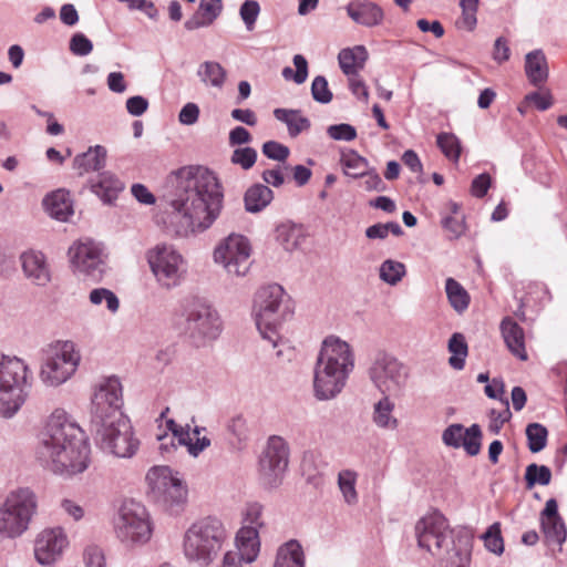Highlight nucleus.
Here are the masks:
<instances>
[{
  "instance_id": "f257e3e1",
  "label": "nucleus",
  "mask_w": 567,
  "mask_h": 567,
  "mask_svg": "<svg viewBox=\"0 0 567 567\" xmlns=\"http://www.w3.org/2000/svg\"><path fill=\"white\" fill-rule=\"evenodd\" d=\"M171 223L177 236L203 233L219 217L224 189L214 172L203 166H185L166 178Z\"/></svg>"
},
{
  "instance_id": "f03ea898",
  "label": "nucleus",
  "mask_w": 567,
  "mask_h": 567,
  "mask_svg": "<svg viewBox=\"0 0 567 567\" xmlns=\"http://www.w3.org/2000/svg\"><path fill=\"white\" fill-rule=\"evenodd\" d=\"M35 457L55 474L73 476L83 473L90 464V444L84 432L66 412L56 409L39 434Z\"/></svg>"
},
{
  "instance_id": "7ed1b4c3",
  "label": "nucleus",
  "mask_w": 567,
  "mask_h": 567,
  "mask_svg": "<svg viewBox=\"0 0 567 567\" xmlns=\"http://www.w3.org/2000/svg\"><path fill=\"white\" fill-rule=\"evenodd\" d=\"M353 369L354 354L350 344L336 336L327 337L313 368V396L318 401L336 399Z\"/></svg>"
},
{
  "instance_id": "20e7f679",
  "label": "nucleus",
  "mask_w": 567,
  "mask_h": 567,
  "mask_svg": "<svg viewBox=\"0 0 567 567\" xmlns=\"http://www.w3.org/2000/svg\"><path fill=\"white\" fill-rule=\"evenodd\" d=\"M417 545L433 556L446 559L451 566L468 567L471 539L466 535L455 536L446 518L437 511L422 517L415 525Z\"/></svg>"
},
{
  "instance_id": "39448f33",
  "label": "nucleus",
  "mask_w": 567,
  "mask_h": 567,
  "mask_svg": "<svg viewBox=\"0 0 567 567\" xmlns=\"http://www.w3.org/2000/svg\"><path fill=\"white\" fill-rule=\"evenodd\" d=\"M229 540L224 523L213 516L194 522L184 533L183 554L185 558L199 567L213 564Z\"/></svg>"
},
{
  "instance_id": "423d86ee",
  "label": "nucleus",
  "mask_w": 567,
  "mask_h": 567,
  "mask_svg": "<svg viewBox=\"0 0 567 567\" xmlns=\"http://www.w3.org/2000/svg\"><path fill=\"white\" fill-rule=\"evenodd\" d=\"M33 384L28 363L16 355L0 359V415L13 417L25 403Z\"/></svg>"
},
{
  "instance_id": "0eeeda50",
  "label": "nucleus",
  "mask_w": 567,
  "mask_h": 567,
  "mask_svg": "<svg viewBox=\"0 0 567 567\" xmlns=\"http://www.w3.org/2000/svg\"><path fill=\"white\" fill-rule=\"evenodd\" d=\"M289 298L278 284L261 287L256 293L254 313L258 331L272 348L281 340L278 327L291 315Z\"/></svg>"
},
{
  "instance_id": "6e6552de",
  "label": "nucleus",
  "mask_w": 567,
  "mask_h": 567,
  "mask_svg": "<svg viewBox=\"0 0 567 567\" xmlns=\"http://www.w3.org/2000/svg\"><path fill=\"white\" fill-rule=\"evenodd\" d=\"M38 513V496L30 487L10 491L0 503V543L21 537Z\"/></svg>"
},
{
  "instance_id": "1a4fd4ad",
  "label": "nucleus",
  "mask_w": 567,
  "mask_h": 567,
  "mask_svg": "<svg viewBox=\"0 0 567 567\" xmlns=\"http://www.w3.org/2000/svg\"><path fill=\"white\" fill-rule=\"evenodd\" d=\"M40 379L48 386L65 383L76 371L81 354L73 341L56 340L43 350Z\"/></svg>"
},
{
  "instance_id": "9d476101",
  "label": "nucleus",
  "mask_w": 567,
  "mask_h": 567,
  "mask_svg": "<svg viewBox=\"0 0 567 567\" xmlns=\"http://www.w3.org/2000/svg\"><path fill=\"white\" fill-rule=\"evenodd\" d=\"M152 532L146 507L134 499L124 501L114 518L116 538L126 547H133L146 544Z\"/></svg>"
},
{
  "instance_id": "9b49d317",
  "label": "nucleus",
  "mask_w": 567,
  "mask_h": 567,
  "mask_svg": "<svg viewBox=\"0 0 567 567\" xmlns=\"http://www.w3.org/2000/svg\"><path fill=\"white\" fill-rule=\"evenodd\" d=\"M184 331L197 347L217 339L221 332L217 310L203 300H193L185 309Z\"/></svg>"
},
{
  "instance_id": "f8f14e48",
  "label": "nucleus",
  "mask_w": 567,
  "mask_h": 567,
  "mask_svg": "<svg viewBox=\"0 0 567 567\" xmlns=\"http://www.w3.org/2000/svg\"><path fill=\"white\" fill-rule=\"evenodd\" d=\"M408 370L393 354L378 351L370 361L368 377L381 394L402 391L408 380Z\"/></svg>"
},
{
  "instance_id": "ddd939ff",
  "label": "nucleus",
  "mask_w": 567,
  "mask_h": 567,
  "mask_svg": "<svg viewBox=\"0 0 567 567\" xmlns=\"http://www.w3.org/2000/svg\"><path fill=\"white\" fill-rule=\"evenodd\" d=\"M147 261L156 281L165 289L179 286L186 274L184 258L172 245H156L147 252Z\"/></svg>"
},
{
  "instance_id": "4468645a",
  "label": "nucleus",
  "mask_w": 567,
  "mask_h": 567,
  "mask_svg": "<svg viewBox=\"0 0 567 567\" xmlns=\"http://www.w3.org/2000/svg\"><path fill=\"white\" fill-rule=\"evenodd\" d=\"M251 246L247 237L230 234L214 250V261L229 276L244 277L248 274L251 260Z\"/></svg>"
},
{
  "instance_id": "2eb2a0df",
  "label": "nucleus",
  "mask_w": 567,
  "mask_h": 567,
  "mask_svg": "<svg viewBox=\"0 0 567 567\" xmlns=\"http://www.w3.org/2000/svg\"><path fill=\"white\" fill-rule=\"evenodd\" d=\"M290 449L285 439L272 435L259 457V481L266 488L278 487L289 464Z\"/></svg>"
},
{
  "instance_id": "dca6fc26",
  "label": "nucleus",
  "mask_w": 567,
  "mask_h": 567,
  "mask_svg": "<svg viewBox=\"0 0 567 567\" xmlns=\"http://www.w3.org/2000/svg\"><path fill=\"white\" fill-rule=\"evenodd\" d=\"M97 446L117 457H132L140 445L128 417L92 430Z\"/></svg>"
},
{
  "instance_id": "f3484780",
  "label": "nucleus",
  "mask_w": 567,
  "mask_h": 567,
  "mask_svg": "<svg viewBox=\"0 0 567 567\" xmlns=\"http://www.w3.org/2000/svg\"><path fill=\"white\" fill-rule=\"evenodd\" d=\"M71 265L80 275L99 282L107 269V254L101 243L84 239L74 243L69 248Z\"/></svg>"
},
{
  "instance_id": "a211bd4d",
  "label": "nucleus",
  "mask_w": 567,
  "mask_h": 567,
  "mask_svg": "<svg viewBox=\"0 0 567 567\" xmlns=\"http://www.w3.org/2000/svg\"><path fill=\"white\" fill-rule=\"evenodd\" d=\"M154 495L167 504H181L186 499L187 488L168 466H154L146 474Z\"/></svg>"
},
{
  "instance_id": "6ab92c4d",
  "label": "nucleus",
  "mask_w": 567,
  "mask_h": 567,
  "mask_svg": "<svg viewBox=\"0 0 567 567\" xmlns=\"http://www.w3.org/2000/svg\"><path fill=\"white\" fill-rule=\"evenodd\" d=\"M154 495L167 504H181L186 499L187 488L168 466H154L146 474Z\"/></svg>"
},
{
  "instance_id": "aec40b11",
  "label": "nucleus",
  "mask_w": 567,
  "mask_h": 567,
  "mask_svg": "<svg viewBox=\"0 0 567 567\" xmlns=\"http://www.w3.org/2000/svg\"><path fill=\"white\" fill-rule=\"evenodd\" d=\"M69 546V538L62 527L43 529L34 542V557L42 566H52L61 559Z\"/></svg>"
},
{
  "instance_id": "412c9836",
  "label": "nucleus",
  "mask_w": 567,
  "mask_h": 567,
  "mask_svg": "<svg viewBox=\"0 0 567 567\" xmlns=\"http://www.w3.org/2000/svg\"><path fill=\"white\" fill-rule=\"evenodd\" d=\"M442 441L446 446L463 447L470 456L481 451L482 431L478 424L465 429L462 424H451L442 433Z\"/></svg>"
},
{
  "instance_id": "4be33fe9",
  "label": "nucleus",
  "mask_w": 567,
  "mask_h": 567,
  "mask_svg": "<svg viewBox=\"0 0 567 567\" xmlns=\"http://www.w3.org/2000/svg\"><path fill=\"white\" fill-rule=\"evenodd\" d=\"M23 275L33 285L45 287L51 281V269L45 255L35 249H28L20 255Z\"/></svg>"
},
{
  "instance_id": "5701e85b",
  "label": "nucleus",
  "mask_w": 567,
  "mask_h": 567,
  "mask_svg": "<svg viewBox=\"0 0 567 567\" xmlns=\"http://www.w3.org/2000/svg\"><path fill=\"white\" fill-rule=\"evenodd\" d=\"M347 14L357 24L365 28L381 25L384 20L383 9L370 0H354L347 4Z\"/></svg>"
},
{
  "instance_id": "b1692460",
  "label": "nucleus",
  "mask_w": 567,
  "mask_h": 567,
  "mask_svg": "<svg viewBox=\"0 0 567 567\" xmlns=\"http://www.w3.org/2000/svg\"><path fill=\"white\" fill-rule=\"evenodd\" d=\"M502 337L511 353L522 361L528 359L525 348V333L523 328L511 317L502 320L499 326Z\"/></svg>"
},
{
  "instance_id": "393cba45",
  "label": "nucleus",
  "mask_w": 567,
  "mask_h": 567,
  "mask_svg": "<svg viewBox=\"0 0 567 567\" xmlns=\"http://www.w3.org/2000/svg\"><path fill=\"white\" fill-rule=\"evenodd\" d=\"M223 0H199L197 10L184 22V28L194 31L212 25L223 12Z\"/></svg>"
},
{
  "instance_id": "a878e982",
  "label": "nucleus",
  "mask_w": 567,
  "mask_h": 567,
  "mask_svg": "<svg viewBox=\"0 0 567 567\" xmlns=\"http://www.w3.org/2000/svg\"><path fill=\"white\" fill-rule=\"evenodd\" d=\"M107 151L102 145L90 146L86 152L78 154L73 159V168L80 176L99 172L106 165Z\"/></svg>"
},
{
  "instance_id": "bb28decb",
  "label": "nucleus",
  "mask_w": 567,
  "mask_h": 567,
  "mask_svg": "<svg viewBox=\"0 0 567 567\" xmlns=\"http://www.w3.org/2000/svg\"><path fill=\"white\" fill-rule=\"evenodd\" d=\"M44 210L54 219L66 221L73 215L70 195L64 189L48 194L42 202Z\"/></svg>"
},
{
  "instance_id": "cd10ccee",
  "label": "nucleus",
  "mask_w": 567,
  "mask_h": 567,
  "mask_svg": "<svg viewBox=\"0 0 567 567\" xmlns=\"http://www.w3.org/2000/svg\"><path fill=\"white\" fill-rule=\"evenodd\" d=\"M236 551L241 555L246 564L255 561L260 549L258 529L255 526L241 527L236 535Z\"/></svg>"
},
{
  "instance_id": "c85d7f7f",
  "label": "nucleus",
  "mask_w": 567,
  "mask_h": 567,
  "mask_svg": "<svg viewBox=\"0 0 567 567\" xmlns=\"http://www.w3.org/2000/svg\"><path fill=\"white\" fill-rule=\"evenodd\" d=\"M127 417L122 406L113 405L112 403H105L100 401H91V429L104 426L107 423H115L121 419Z\"/></svg>"
},
{
  "instance_id": "c756f323",
  "label": "nucleus",
  "mask_w": 567,
  "mask_h": 567,
  "mask_svg": "<svg viewBox=\"0 0 567 567\" xmlns=\"http://www.w3.org/2000/svg\"><path fill=\"white\" fill-rule=\"evenodd\" d=\"M368 51L363 45L342 49L338 54L341 71L347 75H357L364 68Z\"/></svg>"
},
{
  "instance_id": "7c9ffc66",
  "label": "nucleus",
  "mask_w": 567,
  "mask_h": 567,
  "mask_svg": "<svg viewBox=\"0 0 567 567\" xmlns=\"http://www.w3.org/2000/svg\"><path fill=\"white\" fill-rule=\"evenodd\" d=\"M274 116L277 121L286 124L290 137H297L311 126L310 120L302 116L300 110L278 107L274 110Z\"/></svg>"
},
{
  "instance_id": "2f4dec72",
  "label": "nucleus",
  "mask_w": 567,
  "mask_h": 567,
  "mask_svg": "<svg viewBox=\"0 0 567 567\" xmlns=\"http://www.w3.org/2000/svg\"><path fill=\"white\" fill-rule=\"evenodd\" d=\"M274 199V192L265 184L251 185L244 195L245 209L248 213L264 210Z\"/></svg>"
},
{
  "instance_id": "473e14b6",
  "label": "nucleus",
  "mask_w": 567,
  "mask_h": 567,
  "mask_svg": "<svg viewBox=\"0 0 567 567\" xmlns=\"http://www.w3.org/2000/svg\"><path fill=\"white\" fill-rule=\"evenodd\" d=\"M91 188L103 202L111 203L124 189V183L113 173L103 172Z\"/></svg>"
},
{
  "instance_id": "72a5a7b5",
  "label": "nucleus",
  "mask_w": 567,
  "mask_h": 567,
  "mask_svg": "<svg viewBox=\"0 0 567 567\" xmlns=\"http://www.w3.org/2000/svg\"><path fill=\"white\" fill-rule=\"evenodd\" d=\"M525 72L533 85H539L547 80V60L542 50H534L526 54Z\"/></svg>"
},
{
  "instance_id": "f704fd0d",
  "label": "nucleus",
  "mask_w": 567,
  "mask_h": 567,
  "mask_svg": "<svg viewBox=\"0 0 567 567\" xmlns=\"http://www.w3.org/2000/svg\"><path fill=\"white\" fill-rule=\"evenodd\" d=\"M274 567H305L301 545L295 539L281 545L277 550Z\"/></svg>"
},
{
  "instance_id": "c9c22d12",
  "label": "nucleus",
  "mask_w": 567,
  "mask_h": 567,
  "mask_svg": "<svg viewBox=\"0 0 567 567\" xmlns=\"http://www.w3.org/2000/svg\"><path fill=\"white\" fill-rule=\"evenodd\" d=\"M391 394H382L381 399L373 404L372 421L380 429L395 430L398 420L393 416L394 402Z\"/></svg>"
},
{
  "instance_id": "e433bc0d",
  "label": "nucleus",
  "mask_w": 567,
  "mask_h": 567,
  "mask_svg": "<svg viewBox=\"0 0 567 567\" xmlns=\"http://www.w3.org/2000/svg\"><path fill=\"white\" fill-rule=\"evenodd\" d=\"M93 401H100L112 403L113 405L123 408V388L121 381L116 377L106 378L96 388L93 396Z\"/></svg>"
},
{
  "instance_id": "4c0bfd02",
  "label": "nucleus",
  "mask_w": 567,
  "mask_h": 567,
  "mask_svg": "<svg viewBox=\"0 0 567 567\" xmlns=\"http://www.w3.org/2000/svg\"><path fill=\"white\" fill-rule=\"evenodd\" d=\"M197 75L205 85L221 89L227 73L218 62L205 61L198 66Z\"/></svg>"
},
{
  "instance_id": "58836bf2",
  "label": "nucleus",
  "mask_w": 567,
  "mask_h": 567,
  "mask_svg": "<svg viewBox=\"0 0 567 567\" xmlns=\"http://www.w3.org/2000/svg\"><path fill=\"white\" fill-rule=\"evenodd\" d=\"M445 292L451 307L457 313H463L468 308L471 297L465 288L454 278L445 280Z\"/></svg>"
},
{
  "instance_id": "ea45409f",
  "label": "nucleus",
  "mask_w": 567,
  "mask_h": 567,
  "mask_svg": "<svg viewBox=\"0 0 567 567\" xmlns=\"http://www.w3.org/2000/svg\"><path fill=\"white\" fill-rule=\"evenodd\" d=\"M276 239L286 250L291 251L303 241L302 229L295 224L282 223L276 228Z\"/></svg>"
},
{
  "instance_id": "a19ab883",
  "label": "nucleus",
  "mask_w": 567,
  "mask_h": 567,
  "mask_svg": "<svg viewBox=\"0 0 567 567\" xmlns=\"http://www.w3.org/2000/svg\"><path fill=\"white\" fill-rule=\"evenodd\" d=\"M358 473L353 470H342L338 474V487L342 494L343 501L349 506L357 505L359 494L357 492Z\"/></svg>"
},
{
  "instance_id": "79ce46f5",
  "label": "nucleus",
  "mask_w": 567,
  "mask_h": 567,
  "mask_svg": "<svg viewBox=\"0 0 567 567\" xmlns=\"http://www.w3.org/2000/svg\"><path fill=\"white\" fill-rule=\"evenodd\" d=\"M340 163L343 167V173L352 178L362 177V175L368 173V169L370 168L367 158L359 155L355 151L342 153Z\"/></svg>"
},
{
  "instance_id": "37998d69",
  "label": "nucleus",
  "mask_w": 567,
  "mask_h": 567,
  "mask_svg": "<svg viewBox=\"0 0 567 567\" xmlns=\"http://www.w3.org/2000/svg\"><path fill=\"white\" fill-rule=\"evenodd\" d=\"M467 343L462 333H453L449 340V351L452 355L449 359L450 365L455 370H462L467 357Z\"/></svg>"
},
{
  "instance_id": "c03bdc74",
  "label": "nucleus",
  "mask_w": 567,
  "mask_h": 567,
  "mask_svg": "<svg viewBox=\"0 0 567 567\" xmlns=\"http://www.w3.org/2000/svg\"><path fill=\"white\" fill-rule=\"evenodd\" d=\"M527 445L532 453H538L546 447L548 431L540 423H529L525 430Z\"/></svg>"
},
{
  "instance_id": "a18cd8bd",
  "label": "nucleus",
  "mask_w": 567,
  "mask_h": 567,
  "mask_svg": "<svg viewBox=\"0 0 567 567\" xmlns=\"http://www.w3.org/2000/svg\"><path fill=\"white\" fill-rule=\"evenodd\" d=\"M404 264L386 259L380 266V279L390 286H395L405 276Z\"/></svg>"
},
{
  "instance_id": "49530a36",
  "label": "nucleus",
  "mask_w": 567,
  "mask_h": 567,
  "mask_svg": "<svg viewBox=\"0 0 567 567\" xmlns=\"http://www.w3.org/2000/svg\"><path fill=\"white\" fill-rule=\"evenodd\" d=\"M436 143L442 153L451 161L457 162L461 155V142L453 133H440Z\"/></svg>"
},
{
  "instance_id": "de8ad7c7",
  "label": "nucleus",
  "mask_w": 567,
  "mask_h": 567,
  "mask_svg": "<svg viewBox=\"0 0 567 567\" xmlns=\"http://www.w3.org/2000/svg\"><path fill=\"white\" fill-rule=\"evenodd\" d=\"M551 480V472L546 465L529 464L525 471L526 487L532 488L536 484L548 485Z\"/></svg>"
},
{
  "instance_id": "09e8293b",
  "label": "nucleus",
  "mask_w": 567,
  "mask_h": 567,
  "mask_svg": "<svg viewBox=\"0 0 567 567\" xmlns=\"http://www.w3.org/2000/svg\"><path fill=\"white\" fill-rule=\"evenodd\" d=\"M293 65L296 66V71L290 66L282 69V78L287 81L292 80L296 84H302L308 78V62L303 55L296 54L293 56Z\"/></svg>"
},
{
  "instance_id": "8fccbe9b",
  "label": "nucleus",
  "mask_w": 567,
  "mask_h": 567,
  "mask_svg": "<svg viewBox=\"0 0 567 567\" xmlns=\"http://www.w3.org/2000/svg\"><path fill=\"white\" fill-rule=\"evenodd\" d=\"M542 527L548 538L563 544L567 538V530L561 517L554 519L542 518Z\"/></svg>"
},
{
  "instance_id": "3c124183",
  "label": "nucleus",
  "mask_w": 567,
  "mask_h": 567,
  "mask_svg": "<svg viewBox=\"0 0 567 567\" xmlns=\"http://www.w3.org/2000/svg\"><path fill=\"white\" fill-rule=\"evenodd\" d=\"M89 299L91 303L100 306L103 301L106 302V308L112 313L117 312L120 308V300L117 296L110 289L95 288L90 292Z\"/></svg>"
},
{
  "instance_id": "603ef678",
  "label": "nucleus",
  "mask_w": 567,
  "mask_h": 567,
  "mask_svg": "<svg viewBox=\"0 0 567 567\" xmlns=\"http://www.w3.org/2000/svg\"><path fill=\"white\" fill-rule=\"evenodd\" d=\"M484 545L486 549L495 555H501L504 551V540L501 535V524H492L483 535Z\"/></svg>"
},
{
  "instance_id": "864d4df0",
  "label": "nucleus",
  "mask_w": 567,
  "mask_h": 567,
  "mask_svg": "<svg viewBox=\"0 0 567 567\" xmlns=\"http://www.w3.org/2000/svg\"><path fill=\"white\" fill-rule=\"evenodd\" d=\"M257 156V151L250 146L238 147L233 152L230 161L233 164L248 171L255 165Z\"/></svg>"
},
{
  "instance_id": "5fc2aeb1",
  "label": "nucleus",
  "mask_w": 567,
  "mask_h": 567,
  "mask_svg": "<svg viewBox=\"0 0 567 567\" xmlns=\"http://www.w3.org/2000/svg\"><path fill=\"white\" fill-rule=\"evenodd\" d=\"M312 99L321 104H328L332 101L333 94L329 89L328 81L323 75H317L311 83Z\"/></svg>"
},
{
  "instance_id": "6e6d98bb",
  "label": "nucleus",
  "mask_w": 567,
  "mask_h": 567,
  "mask_svg": "<svg viewBox=\"0 0 567 567\" xmlns=\"http://www.w3.org/2000/svg\"><path fill=\"white\" fill-rule=\"evenodd\" d=\"M260 12V6L256 0H246L241 3L239 16L248 31H252Z\"/></svg>"
},
{
  "instance_id": "4d7b16f0",
  "label": "nucleus",
  "mask_w": 567,
  "mask_h": 567,
  "mask_svg": "<svg viewBox=\"0 0 567 567\" xmlns=\"http://www.w3.org/2000/svg\"><path fill=\"white\" fill-rule=\"evenodd\" d=\"M261 151L266 157L277 162H285L290 154V150L288 146L276 141L265 142L262 144Z\"/></svg>"
},
{
  "instance_id": "13d9d810",
  "label": "nucleus",
  "mask_w": 567,
  "mask_h": 567,
  "mask_svg": "<svg viewBox=\"0 0 567 567\" xmlns=\"http://www.w3.org/2000/svg\"><path fill=\"white\" fill-rule=\"evenodd\" d=\"M505 405L504 410L502 411H496V410H492L491 411V421H489V424H488V431L493 434H498L501 429L503 427V425L508 422L512 417V412L509 410V403H508V400L505 399H501Z\"/></svg>"
},
{
  "instance_id": "bf43d9fd",
  "label": "nucleus",
  "mask_w": 567,
  "mask_h": 567,
  "mask_svg": "<svg viewBox=\"0 0 567 567\" xmlns=\"http://www.w3.org/2000/svg\"><path fill=\"white\" fill-rule=\"evenodd\" d=\"M327 134L334 141L350 142L357 137L355 127L347 123L328 126Z\"/></svg>"
},
{
  "instance_id": "052dcab7",
  "label": "nucleus",
  "mask_w": 567,
  "mask_h": 567,
  "mask_svg": "<svg viewBox=\"0 0 567 567\" xmlns=\"http://www.w3.org/2000/svg\"><path fill=\"white\" fill-rule=\"evenodd\" d=\"M460 6L462 8L463 24L467 30L472 31L477 23L478 0H461Z\"/></svg>"
},
{
  "instance_id": "680f3d73",
  "label": "nucleus",
  "mask_w": 567,
  "mask_h": 567,
  "mask_svg": "<svg viewBox=\"0 0 567 567\" xmlns=\"http://www.w3.org/2000/svg\"><path fill=\"white\" fill-rule=\"evenodd\" d=\"M202 430V427L195 426L193 433L189 434V441L185 444L188 453L193 456H197L210 445V440L207 436L199 437Z\"/></svg>"
},
{
  "instance_id": "e2e57ef3",
  "label": "nucleus",
  "mask_w": 567,
  "mask_h": 567,
  "mask_svg": "<svg viewBox=\"0 0 567 567\" xmlns=\"http://www.w3.org/2000/svg\"><path fill=\"white\" fill-rule=\"evenodd\" d=\"M93 50L92 41L83 33H75L70 39V51L78 56L89 55Z\"/></svg>"
},
{
  "instance_id": "0e129e2a",
  "label": "nucleus",
  "mask_w": 567,
  "mask_h": 567,
  "mask_svg": "<svg viewBox=\"0 0 567 567\" xmlns=\"http://www.w3.org/2000/svg\"><path fill=\"white\" fill-rule=\"evenodd\" d=\"M361 178H363L362 185L368 192H384L386 189L385 184L383 183L377 169L373 167H370L368 173L363 174Z\"/></svg>"
},
{
  "instance_id": "69168bd1",
  "label": "nucleus",
  "mask_w": 567,
  "mask_h": 567,
  "mask_svg": "<svg viewBox=\"0 0 567 567\" xmlns=\"http://www.w3.org/2000/svg\"><path fill=\"white\" fill-rule=\"evenodd\" d=\"M442 226L453 238H458L465 230L463 216H446L442 219Z\"/></svg>"
},
{
  "instance_id": "338daca9",
  "label": "nucleus",
  "mask_w": 567,
  "mask_h": 567,
  "mask_svg": "<svg viewBox=\"0 0 567 567\" xmlns=\"http://www.w3.org/2000/svg\"><path fill=\"white\" fill-rule=\"evenodd\" d=\"M491 176L487 173L480 174L476 176L471 185V194L476 198H483L488 188L491 187Z\"/></svg>"
},
{
  "instance_id": "774afa93",
  "label": "nucleus",
  "mask_w": 567,
  "mask_h": 567,
  "mask_svg": "<svg viewBox=\"0 0 567 567\" xmlns=\"http://www.w3.org/2000/svg\"><path fill=\"white\" fill-rule=\"evenodd\" d=\"M199 112V107L196 103L188 102L182 107L178 114V121L183 125H194L198 121Z\"/></svg>"
}]
</instances>
